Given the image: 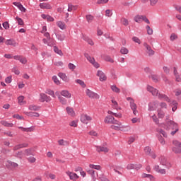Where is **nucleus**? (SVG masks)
<instances>
[{"label":"nucleus","instance_id":"f257e3e1","mask_svg":"<svg viewBox=\"0 0 181 181\" xmlns=\"http://www.w3.org/2000/svg\"><path fill=\"white\" fill-rule=\"evenodd\" d=\"M147 91L151 93L152 95H158L159 100H163L167 103H170V99L169 97H168L166 95L159 93V90L151 86H147Z\"/></svg>","mask_w":181,"mask_h":181},{"label":"nucleus","instance_id":"f03ea898","mask_svg":"<svg viewBox=\"0 0 181 181\" xmlns=\"http://www.w3.org/2000/svg\"><path fill=\"white\" fill-rule=\"evenodd\" d=\"M115 123H112L113 125L111 126L112 129H115L116 131H129L131 127L129 126L122 125V123L115 119Z\"/></svg>","mask_w":181,"mask_h":181},{"label":"nucleus","instance_id":"7ed1b4c3","mask_svg":"<svg viewBox=\"0 0 181 181\" xmlns=\"http://www.w3.org/2000/svg\"><path fill=\"white\" fill-rule=\"evenodd\" d=\"M173 144L174 145L172 148L173 152H174V153H181V142L177 140H175L173 141Z\"/></svg>","mask_w":181,"mask_h":181},{"label":"nucleus","instance_id":"20e7f679","mask_svg":"<svg viewBox=\"0 0 181 181\" xmlns=\"http://www.w3.org/2000/svg\"><path fill=\"white\" fill-rule=\"evenodd\" d=\"M166 124L168 125V127H172L173 129H175L171 132V135H175L177 131H179V127H177V124L175 123V122L167 119L166 120Z\"/></svg>","mask_w":181,"mask_h":181},{"label":"nucleus","instance_id":"39448f33","mask_svg":"<svg viewBox=\"0 0 181 181\" xmlns=\"http://www.w3.org/2000/svg\"><path fill=\"white\" fill-rule=\"evenodd\" d=\"M158 160L160 162V165H161V166H165L166 169H169L172 167L170 163L168 162V160H166V158H165L163 156H160Z\"/></svg>","mask_w":181,"mask_h":181},{"label":"nucleus","instance_id":"423d86ee","mask_svg":"<svg viewBox=\"0 0 181 181\" xmlns=\"http://www.w3.org/2000/svg\"><path fill=\"white\" fill-rule=\"evenodd\" d=\"M81 122L87 125L90 121H93V117L87 114H82L80 118Z\"/></svg>","mask_w":181,"mask_h":181},{"label":"nucleus","instance_id":"0eeeda50","mask_svg":"<svg viewBox=\"0 0 181 181\" xmlns=\"http://www.w3.org/2000/svg\"><path fill=\"white\" fill-rule=\"evenodd\" d=\"M84 57L87 59L91 64H93V66H95V69H98L100 67V64L95 62V59L94 57H91L88 54H85Z\"/></svg>","mask_w":181,"mask_h":181},{"label":"nucleus","instance_id":"6e6552de","mask_svg":"<svg viewBox=\"0 0 181 181\" xmlns=\"http://www.w3.org/2000/svg\"><path fill=\"white\" fill-rule=\"evenodd\" d=\"M86 95L88 97H89V98H92L94 100H99L100 99V95H98V93L90 90V89H87L86 91Z\"/></svg>","mask_w":181,"mask_h":181},{"label":"nucleus","instance_id":"1a4fd4ad","mask_svg":"<svg viewBox=\"0 0 181 181\" xmlns=\"http://www.w3.org/2000/svg\"><path fill=\"white\" fill-rule=\"evenodd\" d=\"M4 166L8 169H15V168H18V163L12 162L11 160H7L4 163Z\"/></svg>","mask_w":181,"mask_h":181},{"label":"nucleus","instance_id":"9d476101","mask_svg":"<svg viewBox=\"0 0 181 181\" xmlns=\"http://www.w3.org/2000/svg\"><path fill=\"white\" fill-rule=\"evenodd\" d=\"M40 101L41 103H49V101H52V98L49 96H47L45 93H40Z\"/></svg>","mask_w":181,"mask_h":181},{"label":"nucleus","instance_id":"9b49d317","mask_svg":"<svg viewBox=\"0 0 181 181\" xmlns=\"http://www.w3.org/2000/svg\"><path fill=\"white\" fill-rule=\"evenodd\" d=\"M66 174L69 176V179L73 181L77 180L79 176L76 173H71L70 171H66Z\"/></svg>","mask_w":181,"mask_h":181},{"label":"nucleus","instance_id":"f8f14e48","mask_svg":"<svg viewBox=\"0 0 181 181\" xmlns=\"http://www.w3.org/2000/svg\"><path fill=\"white\" fill-rule=\"evenodd\" d=\"M5 45L6 46H13V47H16L18 46V42L12 38L8 39L5 41Z\"/></svg>","mask_w":181,"mask_h":181},{"label":"nucleus","instance_id":"ddd939ff","mask_svg":"<svg viewBox=\"0 0 181 181\" xmlns=\"http://www.w3.org/2000/svg\"><path fill=\"white\" fill-rule=\"evenodd\" d=\"M23 114H25V115H27L28 117H30L31 118H39V117H40V114L36 112H26L24 111Z\"/></svg>","mask_w":181,"mask_h":181},{"label":"nucleus","instance_id":"4468645a","mask_svg":"<svg viewBox=\"0 0 181 181\" xmlns=\"http://www.w3.org/2000/svg\"><path fill=\"white\" fill-rule=\"evenodd\" d=\"M58 77L61 78L62 81H64V83H69L70 82V78H69L67 76V75H66L65 73L59 72L58 74Z\"/></svg>","mask_w":181,"mask_h":181},{"label":"nucleus","instance_id":"2eb2a0df","mask_svg":"<svg viewBox=\"0 0 181 181\" xmlns=\"http://www.w3.org/2000/svg\"><path fill=\"white\" fill-rule=\"evenodd\" d=\"M153 170L157 172V173H160V175H166V169L161 168L159 165H155Z\"/></svg>","mask_w":181,"mask_h":181},{"label":"nucleus","instance_id":"dca6fc26","mask_svg":"<svg viewBox=\"0 0 181 181\" xmlns=\"http://www.w3.org/2000/svg\"><path fill=\"white\" fill-rule=\"evenodd\" d=\"M97 76L99 77L100 81H105L107 80V76L103 71H98Z\"/></svg>","mask_w":181,"mask_h":181},{"label":"nucleus","instance_id":"f3484780","mask_svg":"<svg viewBox=\"0 0 181 181\" xmlns=\"http://www.w3.org/2000/svg\"><path fill=\"white\" fill-rule=\"evenodd\" d=\"M173 73L175 77V81H177V83H181V76L180 74H179V72L177 71V69L176 67L173 68Z\"/></svg>","mask_w":181,"mask_h":181},{"label":"nucleus","instance_id":"a211bd4d","mask_svg":"<svg viewBox=\"0 0 181 181\" xmlns=\"http://www.w3.org/2000/svg\"><path fill=\"white\" fill-rule=\"evenodd\" d=\"M158 108V102H151L148 104V111H155Z\"/></svg>","mask_w":181,"mask_h":181},{"label":"nucleus","instance_id":"6ab92c4d","mask_svg":"<svg viewBox=\"0 0 181 181\" xmlns=\"http://www.w3.org/2000/svg\"><path fill=\"white\" fill-rule=\"evenodd\" d=\"M104 122L105 124H113L115 122V118L111 115H108L105 118Z\"/></svg>","mask_w":181,"mask_h":181},{"label":"nucleus","instance_id":"aec40b11","mask_svg":"<svg viewBox=\"0 0 181 181\" xmlns=\"http://www.w3.org/2000/svg\"><path fill=\"white\" fill-rule=\"evenodd\" d=\"M144 47H146L147 53H148L149 56H153L155 54V52L152 50V48L151 47V46H149V45H148V43L144 42Z\"/></svg>","mask_w":181,"mask_h":181},{"label":"nucleus","instance_id":"412c9836","mask_svg":"<svg viewBox=\"0 0 181 181\" xmlns=\"http://www.w3.org/2000/svg\"><path fill=\"white\" fill-rule=\"evenodd\" d=\"M130 107L133 111L134 115H136L138 114V110H136V104H135L134 100H131Z\"/></svg>","mask_w":181,"mask_h":181},{"label":"nucleus","instance_id":"4be33fe9","mask_svg":"<svg viewBox=\"0 0 181 181\" xmlns=\"http://www.w3.org/2000/svg\"><path fill=\"white\" fill-rule=\"evenodd\" d=\"M57 26L59 28L62 30H64L66 29L67 26L66 25V23L62 21H59L57 22Z\"/></svg>","mask_w":181,"mask_h":181},{"label":"nucleus","instance_id":"5701e85b","mask_svg":"<svg viewBox=\"0 0 181 181\" xmlns=\"http://www.w3.org/2000/svg\"><path fill=\"white\" fill-rule=\"evenodd\" d=\"M66 111L70 117H76V112H74V110L72 107H67Z\"/></svg>","mask_w":181,"mask_h":181},{"label":"nucleus","instance_id":"b1692460","mask_svg":"<svg viewBox=\"0 0 181 181\" xmlns=\"http://www.w3.org/2000/svg\"><path fill=\"white\" fill-rule=\"evenodd\" d=\"M97 152H104V153H108L110 149L104 146H96Z\"/></svg>","mask_w":181,"mask_h":181},{"label":"nucleus","instance_id":"393cba45","mask_svg":"<svg viewBox=\"0 0 181 181\" xmlns=\"http://www.w3.org/2000/svg\"><path fill=\"white\" fill-rule=\"evenodd\" d=\"M28 146H29L28 143L18 144L13 147V151H18V149H22V148H28Z\"/></svg>","mask_w":181,"mask_h":181},{"label":"nucleus","instance_id":"a878e982","mask_svg":"<svg viewBox=\"0 0 181 181\" xmlns=\"http://www.w3.org/2000/svg\"><path fill=\"white\" fill-rule=\"evenodd\" d=\"M60 94L62 97H65V98H70L71 97V93L67 90H62Z\"/></svg>","mask_w":181,"mask_h":181},{"label":"nucleus","instance_id":"bb28decb","mask_svg":"<svg viewBox=\"0 0 181 181\" xmlns=\"http://www.w3.org/2000/svg\"><path fill=\"white\" fill-rule=\"evenodd\" d=\"M40 8L41 9H52V6L49 3H40Z\"/></svg>","mask_w":181,"mask_h":181},{"label":"nucleus","instance_id":"cd10ccee","mask_svg":"<svg viewBox=\"0 0 181 181\" xmlns=\"http://www.w3.org/2000/svg\"><path fill=\"white\" fill-rule=\"evenodd\" d=\"M13 4L15 5V6H17V8H18V9L21 11V12H26V8L23 7V5H22V4L19 2H13Z\"/></svg>","mask_w":181,"mask_h":181},{"label":"nucleus","instance_id":"c85d7f7f","mask_svg":"<svg viewBox=\"0 0 181 181\" xmlns=\"http://www.w3.org/2000/svg\"><path fill=\"white\" fill-rule=\"evenodd\" d=\"M83 40H85V42H87V43H88V45H90V46H94V41H93L91 38L83 35Z\"/></svg>","mask_w":181,"mask_h":181},{"label":"nucleus","instance_id":"c756f323","mask_svg":"<svg viewBox=\"0 0 181 181\" xmlns=\"http://www.w3.org/2000/svg\"><path fill=\"white\" fill-rule=\"evenodd\" d=\"M0 124H1V125H3L4 127H7L8 128H12V127H13V123L8 122L5 121V120H1L0 122Z\"/></svg>","mask_w":181,"mask_h":181},{"label":"nucleus","instance_id":"7c9ffc66","mask_svg":"<svg viewBox=\"0 0 181 181\" xmlns=\"http://www.w3.org/2000/svg\"><path fill=\"white\" fill-rule=\"evenodd\" d=\"M18 103L20 105H25L26 102L25 101V97L23 95H21L18 98Z\"/></svg>","mask_w":181,"mask_h":181},{"label":"nucleus","instance_id":"2f4dec72","mask_svg":"<svg viewBox=\"0 0 181 181\" xmlns=\"http://www.w3.org/2000/svg\"><path fill=\"white\" fill-rule=\"evenodd\" d=\"M112 107L115 110H117V111L121 110V107H118V103L114 99L112 100Z\"/></svg>","mask_w":181,"mask_h":181},{"label":"nucleus","instance_id":"473e14b6","mask_svg":"<svg viewBox=\"0 0 181 181\" xmlns=\"http://www.w3.org/2000/svg\"><path fill=\"white\" fill-rule=\"evenodd\" d=\"M28 110H30V111H39L40 110V107L35 105H30L28 106Z\"/></svg>","mask_w":181,"mask_h":181},{"label":"nucleus","instance_id":"72a5a7b5","mask_svg":"<svg viewBox=\"0 0 181 181\" xmlns=\"http://www.w3.org/2000/svg\"><path fill=\"white\" fill-rule=\"evenodd\" d=\"M14 156L16 158H19L22 159V158H25V152L24 151H18L14 153Z\"/></svg>","mask_w":181,"mask_h":181},{"label":"nucleus","instance_id":"f704fd0d","mask_svg":"<svg viewBox=\"0 0 181 181\" xmlns=\"http://www.w3.org/2000/svg\"><path fill=\"white\" fill-rule=\"evenodd\" d=\"M69 125L73 128H77L78 126V120H72L69 122Z\"/></svg>","mask_w":181,"mask_h":181},{"label":"nucleus","instance_id":"c9c22d12","mask_svg":"<svg viewBox=\"0 0 181 181\" xmlns=\"http://www.w3.org/2000/svg\"><path fill=\"white\" fill-rule=\"evenodd\" d=\"M45 93L51 95V97H52L53 98H56V95H54V91L53 90L47 89L45 90Z\"/></svg>","mask_w":181,"mask_h":181},{"label":"nucleus","instance_id":"e433bc0d","mask_svg":"<svg viewBox=\"0 0 181 181\" xmlns=\"http://www.w3.org/2000/svg\"><path fill=\"white\" fill-rule=\"evenodd\" d=\"M58 144L61 146H67V145H69V141H65L64 139H60L58 141Z\"/></svg>","mask_w":181,"mask_h":181},{"label":"nucleus","instance_id":"4c0bfd02","mask_svg":"<svg viewBox=\"0 0 181 181\" xmlns=\"http://www.w3.org/2000/svg\"><path fill=\"white\" fill-rule=\"evenodd\" d=\"M158 118H165V112L162 109L158 110Z\"/></svg>","mask_w":181,"mask_h":181},{"label":"nucleus","instance_id":"58836bf2","mask_svg":"<svg viewBox=\"0 0 181 181\" xmlns=\"http://www.w3.org/2000/svg\"><path fill=\"white\" fill-rule=\"evenodd\" d=\"M134 21L135 22H137V23H141V22H142L144 21V16H136L134 18Z\"/></svg>","mask_w":181,"mask_h":181},{"label":"nucleus","instance_id":"ea45409f","mask_svg":"<svg viewBox=\"0 0 181 181\" xmlns=\"http://www.w3.org/2000/svg\"><path fill=\"white\" fill-rule=\"evenodd\" d=\"M58 100H59L61 104H62L63 105H66V104H67V99H66L60 95L58 96Z\"/></svg>","mask_w":181,"mask_h":181},{"label":"nucleus","instance_id":"a19ab883","mask_svg":"<svg viewBox=\"0 0 181 181\" xmlns=\"http://www.w3.org/2000/svg\"><path fill=\"white\" fill-rule=\"evenodd\" d=\"M52 81H54V84L57 86H60L62 84V82L59 80V78H57V76H52Z\"/></svg>","mask_w":181,"mask_h":181},{"label":"nucleus","instance_id":"79ce46f5","mask_svg":"<svg viewBox=\"0 0 181 181\" xmlns=\"http://www.w3.org/2000/svg\"><path fill=\"white\" fill-rule=\"evenodd\" d=\"M54 52L57 53V54H59V56H63L64 54L62 49H59L57 47H54Z\"/></svg>","mask_w":181,"mask_h":181},{"label":"nucleus","instance_id":"37998d69","mask_svg":"<svg viewBox=\"0 0 181 181\" xmlns=\"http://www.w3.org/2000/svg\"><path fill=\"white\" fill-rule=\"evenodd\" d=\"M170 103L171 105H174V107H173L172 110L173 112H175L176 110H177V107H176V105H177V103H176V101L175 100H170V102H168Z\"/></svg>","mask_w":181,"mask_h":181},{"label":"nucleus","instance_id":"c03bdc74","mask_svg":"<svg viewBox=\"0 0 181 181\" xmlns=\"http://www.w3.org/2000/svg\"><path fill=\"white\" fill-rule=\"evenodd\" d=\"M86 21L88 23H91V22H93V21H94V16H93L90 14L86 15Z\"/></svg>","mask_w":181,"mask_h":181},{"label":"nucleus","instance_id":"a18cd8bd","mask_svg":"<svg viewBox=\"0 0 181 181\" xmlns=\"http://www.w3.org/2000/svg\"><path fill=\"white\" fill-rule=\"evenodd\" d=\"M24 156H30L31 155H33V153H32V149H25L24 151Z\"/></svg>","mask_w":181,"mask_h":181},{"label":"nucleus","instance_id":"49530a36","mask_svg":"<svg viewBox=\"0 0 181 181\" xmlns=\"http://www.w3.org/2000/svg\"><path fill=\"white\" fill-rule=\"evenodd\" d=\"M88 175H90L93 180H95V171L94 170H89L87 171Z\"/></svg>","mask_w":181,"mask_h":181},{"label":"nucleus","instance_id":"de8ad7c7","mask_svg":"<svg viewBox=\"0 0 181 181\" xmlns=\"http://www.w3.org/2000/svg\"><path fill=\"white\" fill-rule=\"evenodd\" d=\"M120 53L122 54H128V53H129V50H128L127 47H122L120 49Z\"/></svg>","mask_w":181,"mask_h":181},{"label":"nucleus","instance_id":"09e8293b","mask_svg":"<svg viewBox=\"0 0 181 181\" xmlns=\"http://www.w3.org/2000/svg\"><path fill=\"white\" fill-rule=\"evenodd\" d=\"M75 83H77V84H79V86H81L83 88H86V83L82 80L76 79L75 81Z\"/></svg>","mask_w":181,"mask_h":181},{"label":"nucleus","instance_id":"8fccbe9b","mask_svg":"<svg viewBox=\"0 0 181 181\" xmlns=\"http://www.w3.org/2000/svg\"><path fill=\"white\" fill-rule=\"evenodd\" d=\"M89 168H90V169H95L96 170H101L102 169L101 165H95L94 164H90Z\"/></svg>","mask_w":181,"mask_h":181},{"label":"nucleus","instance_id":"3c124183","mask_svg":"<svg viewBox=\"0 0 181 181\" xmlns=\"http://www.w3.org/2000/svg\"><path fill=\"white\" fill-rule=\"evenodd\" d=\"M111 90H112V91H114V93H120V90H119V88H118V87H117V86H115V85H112V86H111Z\"/></svg>","mask_w":181,"mask_h":181},{"label":"nucleus","instance_id":"603ef678","mask_svg":"<svg viewBox=\"0 0 181 181\" xmlns=\"http://www.w3.org/2000/svg\"><path fill=\"white\" fill-rule=\"evenodd\" d=\"M76 9H77L76 6H74L72 4L68 5V12H72V11H76Z\"/></svg>","mask_w":181,"mask_h":181},{"label":"nucleus","instance_id":"864d4df0","mask_svg":"<svg viewBox=\"0 0 181 181\" xmlns=\"http://www.w3.org/2000/svg\"><path fill=\"white\" fill-rule=\"evenodd\" d=\"M99 180L100 181H110V179H108V177H107V176H105L104 174H102L100 177H99Z\"/></svg>","mask_w":181,"mask_h":181},{"label":"nucleus","instance_id":"5fc2aeb1","mask_svg":"<svg viewBox=\"0 0 181 181\" xmlns=\"http://www.w3.org/2000/svg\"><path fill=\"white\" fill-rule=\"evenodd\" d=\"M121 23H122V25H124V26H128V25H129V22L128 21V20L124 18L121 19Z\"/></svg>","mask_w":181,"mask_h":181},{"label":"nucleus","instance_id":"6e6d98bb","mask_svg":"<svg viewBox=\"0 0 181 181\" xmlns=\"http://www.w3.org/2000/svg\"><path fill=\"white\" fill-rule=\"evenodd\" d=\"M16 21L18 22V24L21 26H23V25H25V23H23V20H22V18L19 17H16Z\"/></svg>","mask_w":181,"mask_h":181},{"label":"nucleus","instance_id":"4d7b16f0","mask_svg":"<svg viewBox=\"0 0 181 181\" xmlns=\"http://www.w3.org/2000/svg\"><path fill=\"white\" fill-rule=\"evenodd\" d=\"M20 63H21L22 64H26V63H28V59H26V57L21 56V57L20 58Z\"/></svg>","mask_w":181,"mask_h":181},{"label":"nucleus","instance_id":"13d9d810","mask_svg":"<svg viewBox=\"0 0 181 181\" xmlns=\"http://www.w3.org/2000/svg\"><path fill=\"white\" fill-rule=\"evenodd\" d=\"M12 72L15 73L17 76H19V74H21V71H19V69L16 66L12 69Z\"/></svg>","mask_w":181,"mask_h":181},{"label":"nucleus","instance_id":"bf43d9fd","mask_svg":"<svg viewBox=\"0 0 181 181\" xmlns=\"http://www.w3.org/2000/svg\"><path fill=\"white\" fill-rule=\"evenodd\" d=\"M146 29L147 30L148 35H153V30H152L149 25H147Z\"/></svg>","mask_w":181,"mask_h":181},{"label":"nucleus","instance_id":"052dcab7","mask_svg":"<svg viewBox=\"0 0 181 181\" xmlns=\"http://www.w3.org/2000/svg\"><path fill=\"white\" fill-rule=\"evenodd\" d=\"M57 39H58V40L63 42V40H64L66 39V35H64V34H59L57 36Z\"/></svg>","mask_w":181,"mask_h":181},{"label":"nucleus","instance_id":"680f3d73","mask_svg":"<svg viewBox=\"0 0 181 181\" xmlns=\"http://www.w3.org/2000/svg\"><path fill=\"white\" fill-rule=\"evenodd\" d=\"M27 159L30 163H35L36 162V158L33 156H30Z\"/></svg>","mask_w":181,"mask_h":181},{"label":"nucleus","instance_id":"e2e57ef3","mask_svg":"<svg viewBox=\"0 0 181 181\" xmlns=\"http://www.w3.org/2000/svg\"><path fill=\"white\" fill-rule=\"evenodd\" d=\"M68 67H69V70H71L72 71H74V70H76V65H74L72 63H69L68 64Z\"/></svg>","mask_w":181,"mask_h":181},{"label":"nucleus","instance_id":"0e129e2a","mask_svg":"<svg viewBox=\"0 0 181 181\" xmlns=\"http://www.w3.org/2000/svg\"><path fill=\"white\" fill-rule=\"evenodd\" d=\"M134 168V163H129L127 164L126 169H127L128 170H132Z\"/></svg>","mask_w":181,"mask_h":181},{"label":"nucleus","instance_id":"69168bd1","mask_svg":"<svg viewBox=\"0 0 181 181\" xmlns=\"http://www.w3.org/2000/svg\"><path fill=\"white\" fill-rule=\"evenodd\" d=\"M176 39H177V35H176L175 33L171 34V35L170 37V40L173 42V40H176Z\"/></svg>","mask_w":181,"mask_h":181},{"label":"nucleus","instance_id":"338daca9","mask_svg":"<svg viewBox=\"0 0 181 181\" xmlns=\"http://www.w3.org/2000/svg\"><path fill=\"white\" fill-rule=\"evenodd\" d=\"M88 134L90 135V136H98V133L94 130L89 132Z\"/></svg>","mask_w":181,"mask_h":181},{"label":"nucleus","instance_id":"774afa93","mask_svg":"<svg viewBox=\"0 0 181 181\" xmlns=\"http://www.w3.org/2000/svg\"><path fill=\"white\" fill-rule=\"evenodd\" d=\"M3 28H4L6 30H8V29H9V23H8V21L3 23Z\"/></svg>","mask_w":181,"mask_h":181}]
</instances>
